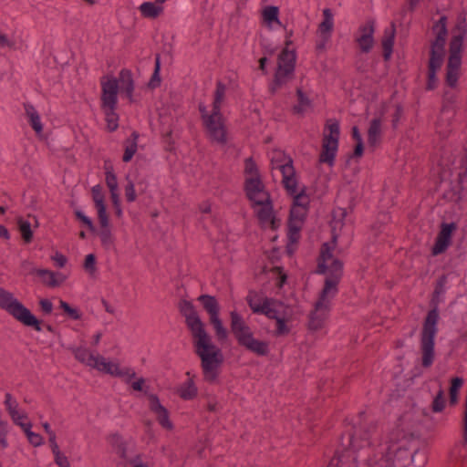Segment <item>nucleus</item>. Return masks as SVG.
<instances>
[{"instance_id":"45","label":"nucleus","mask_w":467,"mask_h":467,"mask_svg":"<svg viewBox=\"0 0 467 467\" xmlns=\"http://www.w3.org/2000/svg\"><path fill=\"white\" fill-rule=\"evenodd\" d=\"M463 380L462 378H454L451 380V386L450 389V398L452 404L457 402L458 391L462 388Z\"/></svg>"},{"instance_id":"61","label":"nucleus","mask_w":467,"mask_h":467,"mask_svg":"<svg viewBox=\"0 0 467 467\" xmlns=\"http://www.w3.org/2000/svg\"><path fill=\"white\" fill-rule=\"evenodd\" d=\"M363 154V141L357 142V145L355 147L354 155L360 157Z\"/></svg>"},{"instance_id":"5","label":"nucleus","mask_w":467,"mask_h":467,"mask_svg":"<svg viewBox=\"0 0 467 467\" xmlns=\"http://www.w3.org/2000/svg\"><path fill=\"white\" fill-rule=\"evenodd\" d=\"M292 30H285V47L277 57V67L271 85L273 91L284 86L293 77L296 66V49L292 45Z\"/></svg>"},{"instance_id":"37","label":"nucleus","mask_w":467,"mask_h":467,"mask_svg":"<svg viewBox=\"0 0 467 467\" xmlns=\"http://www.w3.org/2000/svg\"><path fill=\"white\" fill-rule=\"evenodd\" d=\"M125 150L123 154V161H130L138 150V135L133 133L130 138L125 141Z\"/></svg>"},{"instance_id":"19","label":"nucleus","mask_w":467,"mask_h":467,"mask_svg":"<svg viewBox=\"0 0 467 467\" xmlns=\"http://www.w3.org/2000/svg\"><path fill=\"white\" fill-rule=\"evenodd\" d=\"M374 25L371 22H368L362 25L356 35V42L359 49L364 52H369L374 47Z\"/></svg>"},{"instance_id":"15","label":"nucleus","mask_w":467,"mask_h":467,"mask_svg":"<svg viewBox=\"0 0 467 467\" xmlns=\"http://www.w3.org/2000/svg\"><path fill=\"white\" fill-rule=\"evenodd\" d=\"M411 438L401 431L392 432L386 442V453L390 462L409 457Z\"/></svg>"},{"instance_id":"21","label":"nucleus","mask_w":467,"mask_h":467,"mask_svg":"<svg viewBox=\"0 0 467 467\" xmlns=\"http://www.w3.org/2000/svg\"><path fill=\"white\" fill-rule=\"evenodd\" d=\"M149 407L151 412L156 416L159 423L164 429L168 431H171L173 429V424L170 420L168 410L161 404L156 396L150 395L149 397Z\"/></svg>"},{"instance_id":"3","label":"nucleus","mask_w":467,"mask_h":467,"mask_svg":"<svg viewBox=\"0 0 467 467\" xmlns=\"http://www.w3.org/2000/svg\"><path fill=\"white\" fill-rule=\"evenodd\" d=\"M74 357L83 365L98 372L114 378H120L130 381L135 378V371L130 367L121 366L117 358H107L99 353L92 352L87 348L73 349Z\"/></svg>"},{"instance_id":"10","label":"nucleus","mask_w":467,"mask_h":467,"mask_svg":"<svg viewBox=\"0 0 467 467\" xmlns=\"http://www.w3.org/2000/svg\"><path fill=\"white\" fill-rule=\"evenodd\" d=\"M244 187L250 201L254 203L265 202L269 197L261 180L257 165L253 160L247 159L244 165Z\"/></svg>"},{"instance_id":"1","label":"nucleus","mask_w":467,"mask_h":467,"mask_svg":"<svg viewBox=\"0 0 467 467\" xmlns=\"http://www.w3.org/2000/svg\"><path fill=\"white\" fill-rule=\"evenodd\" d=\"M179 307L191 333L194 351L201 359L203 378L209 382H214L218 377L220 367L223 362V352L213 342L210 334L206 330L205 324L201 319L193 305L189 301L183 300L180 303Z\"/></svg>"},{"instance_id":"26","label":"nucleus","mask_w":467,"mask_h":467,"mask_svg":"<svg viewBox=\"0 0 467 467\" xmlns=\"http://www.w3.org/2000/svg\"><path fill=\"white\" fill-rule=\"evenodd\" d=\"M139 10L142 17L147 19H156L161 16L164 11V6H161L153 2H143L140 6Z\"/></svg>"},{"instance_id":"32","label":"nucleus","mask_w":467,"mask_h":467,"mask_svg":"<svg viewBox=\"0 0 467 467\" xmlns=\"http://www.w3.org/2000/svg\"><path fill=\"white\" fill-rule=\"evenodd\" d=\"M443 62V58H439L438 57H431L430 65H429V75H428V83L427 88L429 89H433L437 84L436 72L441 68Z\"/></svg>"},{"instance_id":"50","label":"nucleus","mask_w":467,"mask_h":467,"mask_svg":"<svg viewBox=\"0 0 467 467\" xmlns=\"http://www.w3.org/2000/svg\"><path fill=\"white\" fill-rule=\"evenodd\" d=\"M460 76L459 69L447 68V83L451 87H456Z\"/></svg>"},{"instance_id":"2","label":"nucleus","mask_w":467,"mask_h":467,"mask_svg":"<svg viewBox=\"0 0 467 467\" xmlns=\"http://www.w3.org/2000/svg\"><path fill=\"white\" fill-rule=\"evenodd\" d=\"M247 302L254 313L263 314L275 321L276 336H286L293 327V321L300 310L279 300L268 298L257 293H250Z\"/></svg>"},{"instance_id":"62","label":"nucleus","mask_w":467,"mask_h":467,"mask_svg":"<svg viewBox=\"0 0 467 467\" xmlns=\"http://www.w3.org/2000/svg\"><path fill=\"white\" fill-rule=\"evenodd\" d=\"M102 335H103V334H102V332H100V331H98V332H96V333L93 335V337H92V344H93L94 346H98V345L99 344L100 339H101V337H102Z\"/></svg>"},{"instance_id":"36","label":"nucleus","mask_w":467,"mask_h":467,"mask_svg":"<svg viewBox=\"0 0 467 467\" xmlns=\"http://www.w3.org/2000/svg\"><path fill=\"white\" fill-rule=\"evenodd\" d=\"M394 38H395V32L394 29L390 28L385 32V35L382 39V48H383V55L385 59H389L392 51H393V46H394Z\"/></svg>"},{"instance_id":"20","label":"nucleus","mask_w":467,"mask_h":467,"mask_svg":"<svg viewBox=\"0 0 467 467\" xmlns=\"http://www.w3.org/2000/svg\"><path fill=\"white\" fill-rule=\"evenodd\" d=\"M434 32L436 38L431 44V57H438L443 58L444 57V46L446 42L447 30L445 26L444 19L441 18L434 26Z\"/></svg>"},{"instance_id":"6","label":"nucleus","mask_w":467,"mask_h":467,"mask_svg":"<svg viewBox=\"0 0 467 467\" xmlns=\"http://www.w3.org/2000/svg\"><path fill=\"white\" fill-rule=\"evenodd\" d=\"M342 275H327L324 288L315 305V310L310 316L309 327L317 330L323 327L325 318L331 306V301L337 293V284Z\"/></svg>"},{"instance_id":"44","label":"nucleus","mask_w":467,"mask_h":467,"mask_svg":"<svg viewBox=\"0 0 467 467\" xmlns=\"http://www.w3.org/2000/svg\"><path fill=\"white\" fill-rule=\"evenodd\" d=\"M60 307L64 310V312L72 319L78 320L81 318L82 315L80 311L77 307L71 306L67 302L60 300L59 302Z\"/></svg>"},{"instance_id":"4","label":"nucleus","mask_w":467,"mask_h":467,"mask_svg":"<svg viewBox=\"0 0 467 467\" xmlns=\"http://www.w3.org/2000/svg\"><path fill=\"white\" fill-rule=\"evenodd\" d=\"M224 94V87L218 85L214 94L212 112H209L203 104L199 105L202 119L209 137L213 141L222 144L225 143L227 139L223 118L220 113Z\"/></svg>"},{"instance_id":"14","label":"nucleus","mask_w":467,"mask_h":467,"mask_svg":"<svg viewBox=\"0 0 467 467\" xmlns=\"http://www.w3.org/2000/svg\"><path fill=\"white\" fill-rule=\"evenodd\" d=\"M339 125L337 121L329 120L324 130L322 151L319 162L333 166L338 149Z\"/></svg>"},{"instance_id":"34","label":"nucleus","mask_w":467,"mask_h":467,"mask_svg":"<svg viewBox=\"0 0 467 467\" xmlns=\"http://www.w3.org/2000/svg\"><path fill=\"white\" fill-rule=\"evenodd\" d=\"M26 113L29 119V122H30L32 128L36 132V134L40 135L43 131V126H42L40 116H39L38 112L33 106L26 105Z\"/></svg>"},{"instance_id":"31","label":"nucleus","mask_w":467,"mask_h":467,"mask_svg":"<svg viewBox=\"0 0 467 467\" xmlns=\"http://www.w3.org/2000/svg\"><path fill=\"white\" fill-rule=\"evenodd\" d=\"M381 132V120L372 119L368 130V142L370 146L374 147L380 141Z\"/></svg>"},{"instance_id":"28","label":"nucleus","mask_w":467,"mask_h":467,"mask_svg":"<svg viewBox=\"0 0 467 467\" xmlns=\"http://www.w3.org/2000/svg\"><path fill=\"white\" fill-rule=\"evenodd\" d=\"M323 21L318 27L319 36L326 41L329 38L334 26L333 15L329 9L323 11Z\"/></svg>"},{"instance_id":"8","label":"nucleus","mask_w":467,"mask_h":467,"mask_svg":"<svg viewBox=\"0 0 467 467\" xmlns=\"http://www.w3.org/2000/svg\"><path fill=\"white\" fill-rule=\"evenodd\" d=\"M289 193L293 196L294 201L288 221V238L291 243H296L307 213L310 200L309 196L305 193L304 187L299 184L296 185V192Z\"/></svg>"},{"instance_id":"17","label":"nucleus","mask_w":467,"mask_h":467,"mask_svg":"<svg viewBox=\"0 0 467 467\" xmlns=\"http://www.w3.org/2000/svg\"><path fill=\"white\" fill-rule=\"evenodd\" d=\"M254 212L264 227L275 229L279 224L273 212L272 203L268 197L266 201L253 203Z\"/></svg>"},{"instance_id":"12","label":"nucleus","mask_w":467,"mask_h":467,"mask_svg":"<svg viewBox=\"0 0 467 467\" xmlns=\"http://www.w3.org/2000/svg\"><path fill=\"white\" fill-rule=\"evenodd\" d=\"M270 161L272 170L281 172L282 181L287 192H296L298 182L290 157L280 150H275L270 154Z\"/></svg>"},{"instance_id":"9","label":"nucleus","mask_w":467,"mask_h":467,"mask_svg":"<svg viewBox=\"0 0 467 467\" xmlns=\"http://www.w3.org/2000/svg\"><path fill=\"white\" fill-rule=\"evenodd\" d=\"M0 307L26 327L41 331L39 320L14 295L0 287Z\"/></svg>"},{"instance_id":"35","label":"nucleus","mask_w":467,"mask_h":467,"mask_svg":"<svg viewBox=\"0 0 467 467\" xmlns=\"http://www.w3.org/2000/svg\"><path fill=\"white\" fill-rule=\"evenodd\" d=\"M9 417L15 425L19 426L22 430L28 427H32L31 421L28 420V416L26 411L20 408L9 414Z\"/></svg>"},{"instance_id":"63","label":"nucleus","mask_w":467,"mask_h":467,"mask_svg":"<svg viewBox=\"0 0 467 467\" xmlns=\"http://www.w3.org/2000/svg\"><path fill=\"white\" fill-rule=\"evenodd\" d=\"M132 467H148L140 458L131 461Z\"/></svg>"},{"instance_id":"24","label":"nucleus","mask_w":467,"mask_h":467,"mask_svg":"<svg viewBox=\"0 0 467 467\" xmlns=\"http://www.w3.org/2000/svg\"><path fill=\"white\" fill-rule=\"evenodd\" d=\"M455 226L453 223L442 224L441 230L437 237L436 243L432 248L433 254H439L444 252L451 243V238Z\"/></svg>"},{"instance_id":"52","label":"nucleus","mask_w":467,"mask_h":467,"mask_svg":"<svg viewBox=\"0 0 467 467\" xmlns=\"http://www.w3.org/2000/svg\"><path fill=\"white\" fill-rule=\"evenodd\" d=\"M463 42V36H454L451 43V54L456 53L460 54Z\"/></svg>"},{"instance_id":"27","label":"nucleus","mask_w":467,"mask_h":467,"mask_svg":"<svg viewBox=\"0 0 467 467\" xmlns=\"http://www.w3.org/2000/svg\"><path fill=\"white\" fill-rule=\"evenodd\" d=\"M105 181L107 187L110 192L112 202H117V199L119 198V184L117 176L113 171L112 167H108L105 172Z\"/></svg>"},{"instance_id":"25","label":"nucleus","mask_w":467,"mask_h":467,"mask_svg":"<svg viewBox=\"0 0 467 467\" xmlns=\"http://www.w3.org/2000/svg\"><path fill=\"white\" fill-rule=\"evenodd\" d=\"M119 84V90L130 101L133 102V89L134 83L132 76L130 71L123 70L120 72L118 78H116Z\"/></svg>"},{"instance_id":"56","label":"nucleus","mask_w":467,"mask_h":467,"mask_svg":"<svg viewBox=\"0 0 467 467\" xmlns=\"http://www.w3.org/2000/svg\"><path fill=\"white\" fill-rule=\"evenodd\" d=\"M39 306H40L42 311L46 314H50L53 310V304L48 299H46V298L41 299L39 301Z\"/></svg>"},{"instance_id":"30","label":"nucleus","mask_w":467,"mask_h":467,"mask_svg":"<svg viewBox=\"0 0 467 467\" xmlns=\"http://www.w3.org/2000/svg\"><path fill=\"white\" fill-rule=\"evenodd\" d=\"M199 302L202 305L203 308L209 315V319L213 318L219 315V305L213 296L202 295L198 297Z\"/></svg>"},{"instance_id":"7","label":"nucleus","mask_w":467,"mask_h":467,"mask_svg":"<svg viewBox=\"0 0 467 467\" xmlns=\"http://www.w3.org/2000/svg\"><path fill=\"white\" fill-rule=\"evenodd\" d=\"M230 317L231 329L238 343L256 355H266L269 350L268 343L255 338L250 327L236 311H232Z\"/></svg>"},{"instance_id":"53","label":"nucleus","mask_w":467,"mask_h":467,"mask_svg":"<svg viewBox=\"0 0 467 467\" xmlns=\"http://www.w3.org/2000/svg\"><path fill=\"white\" fill-rule=\"evenodd\" d=\"M51 260L54 262L56 266L60 268L64 267L67 263V258L59 252H56L51 255Z\"/></svg>"},{"instance_id":"42","label":"nucleus","mask_w":467,"mask_h":467,"mask_svg":"<svg viewBox=\"0 0 467 467\" xmlns=\"http://www.w3.org/2000/svg\"><path fill=\"white\" fill-rule=\"evenodd\" d=\"M360 467H393V463L390 461L384 460L382 457L369 458Z\"/></svg>"},{"instance_id":"23","label":"nucleus","mask_w":467,"mask_h":467,"mask_svg":"<svg viewBox=\"0 0 467 467\" xmlns=\"http://www.w3.org/2000/svg\"><path fill=\"white\" fill-rule=\"evenodd\" d=\"M35 273L41 278L42 283L49 287H57L67 279L65 274L48 269H36Z\"/></svg>"},{"instance_id":"41","label":"nucleus","mask_w":467,"mask_h":467,"mask_svg":"<svg viewBox=\"0 0 467 467\" xmlns=\"http://www.w3.org/2000/svg\"><path fill=\"white\" fill-rule=\"evenodd\" d=\"M297 99L298 104L295 108L297 112L303 113L310 109L311 100L301 89H297Z\"/></svg>"},{"instance_id":"58","label":"nucleus","mask_w":467,"mask_h":467,"mask_svg":"<svg viewBox=\"0 0 467 467\" xmlns=\"http://www.w3.org/2000/svg\"><path fill=\"white\" fill-rule=\"evenodd\" d=\"M45 431L47 433L49 440H54V436L56 435L55 432L52 431L50 425L47 422H44L42 424Z\"/></svg>"},{"instance_id":"46","label":"nucleus","mask_w":467,"mask_h":467,"mask_svg":"<svg viewBox=\"0 0 467 467\" xmlns=\"http://www.w3.org/2000/svg\"><path fill=\"white\" fill-rule=\"evenodd\" d=\"M345 215H346V211L343 209H338L335 212L334 219L332 222V228H333L334 233L341 231L342 226H343V223L341 221L345 217Z\"/></svg>"},{"instance_id":"13","label":"nucleus","mask_w":467,"mask_h":467,"mask_svg":"<svg viewBox=\"0 0 467 467\" xmlns=\"http://www.w3.org/2000/svg\"><path fill=\"white\" fill-rule=\"evenodd\" d=\"M92 200L97 211L98 218L102 228L100 239L104 245L109 246L113 244L112 234L109 229V219L107 213L105 196L102 187L99 184L91 188Z\"/></svg>"},{"instance_id":"51","label":"nucleus","mask_w":467,"mask_h":467,"mask_svg":"<svg viewBox=\"0 0 467 467\" xmlns=\"http://www.w3.org/2000/svg\"><path fill=\"white\" fill-rule=\"evenodd\" d=\"M461 67V56L460 54L452 53L450 55L448 67L450 69H459Z\"/></svg>"},{"instance_id":"11","label":"nucleus","mask_w":467,"mask_h":467,"mask_svg":"<svg viewBox=\"0 0 467 467\" xmlns=\"http://www.w3.org/2000/svg\"><path fill=\"white\" fill-rule=\"evenodd\" d=\"M439 314L436 309L428 313L421 336L422 365L430 367L434 360V337L437 332Z\"/></svg>"},{"instance_id":"33","label":"nucleus","mask_w":467,"mask_h":467,"mask_svg":"<svg viewBox=\"0 0 467 467\" xmlns=\"http://www.w3.org/2000/svg\"><path fill=\"white\" fill-rule=\"evenodd\" d=\"M178 394L183 400H192L197 395V387L192 378L188 379L178 388Z\"/></svg>"},{"instance_id":"55","label":"nucleus","mask_w":467,"mask_h":467,"mask_svg":"<svg viewBox=\"0 0 467 467\" xmlns=\"http://www.w3.org/2000/svg\"><path fill=\"white\" fill-rule=\"evenodd\" d=\"M76 215L83 223L88 226L89 230H94V224L92 221L87 215H85L83 212L76 211Z\"/></svg>"},{"instance_id":"18","label":"nucleus","mask_w":467,"mask_h":467,"mask_svg":"<svg viewBox=\"0 0 467 467\" xmlns=\"http://www.w3.org/2000/svg\"><path fill=\"white\" fill-rule=\"evenodd\" d=\"M119 84L114 78H107L102 81V109H115Z\"/></svg>"},{"instance_id":"38","label":"nucleus","mask_w":467,"mask_h":467,"mask_svg":"<svg viewBox=\"0 0 467 467\" xmlns=\"http://www.w3.org/2000/svg\"><path fill=\"white\" fill-rule=\"evenodd\" d=\"M210 323L213 326L217 339L220 341L226 340L228 337V331L223 326V323L220 318V316L211 318Z\"/></svg>"},{"instance_id":"39","label":"nucleus","mask_w":467,"mask_h":467,"mask_svg":"<svg viewBox=\"0 0 467 467\" xmlns=\"http://www.w3.org/2000/svg\"><path fill=\"white\" fill-rule=\"evenodd\" d=\"M16 223L24 241L26 243L31 242L33 238V232L31 231L30 223L22 217H18L16 219Z\"/></svg>"},{"instance_id":"16","label":"nucleus","mask_w":467,"mask_h":467,"mask_svg":"<svg viewBox=\"0 0 467 467\" xmlns=\"http://www.w3.org/2000/svg\"><path fill=\"white\" fill-rule=\"evenodd\" d=\"M333 245L325 244L320 252L319 269L327 275H342V265L332 254Z\"/></svg>"},{"instance_id":"48","label":"nucleus","mask_w":467,"mask_h":467,"mask_svg":"<svg viewBox=\"0 0 467 467\" xmlns=\"http://www.w3.org/2000/svg\"><path fill=\"white\" fill-rule=\"evenodd\" d=\"M127 184L125 186V196L128 202H132L136 200V191L135 185L132 180L130 177H126Z\"/></svg>"},{"instance_id":"22","label":"nucleus","mask_w":467,"mask_h":467,"mask_svg":"<svg viewBox=\"0 0 467 467\" xmlns=\"http://www.w3.org/2000/svg\"><path fill=\"white\" fill-rule=\"evenodd\" d=\"M263 25L271 31L278 30L280 28L288 30L279 20V9L274 5H267L262 10Z\"/></svg>"},{"instance_id":"57","label":"nucleus","mask_w":467,"mask_h":467,"mask_svg":"<svg viewBox=\"0 0 467 467\" xmlns=\"http://www.w3.org/2000/svg\"><path fill=\"white\" fill-rule=\"evenodd\" d=\"M55 462L59 467H69L67 458L62 453H57V455H55Z\"/></svg>"},{"instance_id":"40","label":"nucleus","mask_w":467,"mask_h":467,"mask_svg":"<svg viewBox=\"0 0 467 467\" xmlns=\"http://www.w3.org/2000/svg\"><path fill=\"white\" fill-rule=\"evenodd\" d=\"M105 114L107 129L109 131H114L119 127V116L115 112V109H102Z\"/></svg>"},{"instance_id":"54","label":"nucleus","mask_w":467,"mask_h":467,"mask_svg":"<svg viewBox=\"0 0 467 467\" xmlns=\"http://www.w3.org/2000/svg\"><path fill=\"white\" fill-rule=\"evenodd\" d=\"M433 410L436 412H440L444 408V399H443V392L441 390L439 391L438 395L436 396L433 405H432Z\"/></svg>"},{"instance_id":"49","label":"nucleus","mask_w":467,"mask_h":467,"mask_svg":"<svg viewBox=\"0 0 467 467\" xmlns=\"http://www.w3.org/2000/svg\"><path fill=\"white\" fill-rule=\"evenodd\" d=\"M84 268L90 275H93L97 272L96 257L93 254L86 255Z\"/></svg>"},{"instance_id":"64","label":"nucleus","mask_w":467,"mask_h":467,"mask_svg":"<svg viewBox=\"0 0 467 467\" xmlns=\"http://www.w3.org/2000/svg\"><path fill=\"white\" fill-rule=\"evenodd\" d=\"M463 441L464 444L467 445V411H465L464 417Z\"/></svg>"},{"instance_id":"59","label":"nucleus","mask_w":467,"mask_h":467,"mask_svg":"<svg viewBox=\"0 0 467 467\" xmlns=\"http://www.w3.org/2000/svg\"><path fill=\"white\" fill-rule=\"evenodd\" d=\"M114 208H115V213H116V215L118 217H121L122 214H123V212H122V209H121V206H120V198L117 199V202H112Z\"/></svg>"},{"instance_id":"29","label":"nucleus","mask_w":467,"mask_h":467,"mask_svg":"<svg viewBox=\"0 0 467 467\" xmlns=\"http://www.w3.org/2000/svg\"><path fill=\"white\" fill-rule=\"evenodd\" d=\"M110 443L117 450V452L120 455V457L127 459L129 457V453L132 449V445L129 443L126 440H124L120 435L115 433L109 437Z\"/></svg>"},{"instance_id":"43","label":"nucleus","mask_w":467,"mask_h":467,"mask_svg":"<svg viewBox=\"0 0 467 467\" xmlns=\"http://www.w3.org/2000/svg\"><path fill=\"white\" fill-rule=\"evenodd\" d=\"M31 429H32V427H28V429L26 428L25 430H23L27 437L28 441L35 447H39V446L43 445L44 444L43 437L40 434L32 431Z\"/></svg>"},{"instance_id":"60","label":"nucleus","mask_w":467,"mask_h":467,"mask_svg":"<svg viewBox=\"0 0 467 467\" xmlns=\"http://www.w3.org/2000/svg\"><path fill=\"white\" fill-rule=\"evenodd\" d=\"M352 136H353L354 140L357 142L363 141L361 134H360V132H359V130H358V129L357 127H353V129H352Z\"/></svg>"},{"instance_id":"47","label":"nucleus","mask_w":467,"mask_h":467,"mask_svg":"<svg viewBox=\"0 0 467 467\" xmlns=\"http://www.w3.org/2000/svg\"><path fill=\"white\" fill-rule=\"evenodd\" d=\"M5 410L8 413H12V411H15L19 409V404L17 400L12 396L10 393H5V401H4Z\"/></svg>"}]
</instances>
